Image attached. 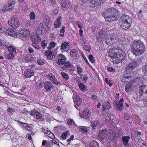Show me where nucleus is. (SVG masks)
I'll use <instances>...</instances> for the list:
<instances>
[{"label": "nucleus", "mask_w": 147, "mask_h": 147, "mask_svg": "<svg viewBox=\"0 0 147 147\" xmlns=\"http://www.w3.org/2000/svg\"><path fill=\"white\" fill-rule=\"evenodd\" d=\"M108 55L113 59V63L116 64L123 61L126 56L125 52L119 47L116 48H114L110 50Z\"/></svg>", "instance_id": "nucleus-1"}, {"label": "nucleus", "mask_w": 147, "mask_h": 147, "mask_svg": "<svg viewBox=\"0 0 147 147\" xmlns=\"http://www.w3.org/2000/svg\"><path fill=\"white\" fill-rule=\"evenodd\" d=\"M145 46L140 40H135L131 45V50L135 55H140L145 51Z\"/></svg>", "instance_id": "nucleus-2"}, {"label": "nucleus", "mask_w": 147, "mask_h": 147, "mask_svg": "<svg viewBox=\"0 0 147 147\" xmlns=\"http://www.w3.org/2000/svg\"><path fill=\"white\" fill-rule=\"evenodd\" d=\"M132 20L127 15H123L120 19V26L124 30H128L131 26Z\"/></svg>", "instance_id": "nucleus-3"}, {"label": "nucleus", "mask_w": 147, "mask_h": 147, "mask_svg": "<svg viewBox=\"0 0 147 147\" xmlns=\"http://www.w3.org/2000/svg\"><path fill=\"white\" fill-rule=\"evenodd\" d=\"M58 58L57 63L59 65H63V66L61 67V69L63 70H65L71 67V63L69 61L66 62L67 58L63 54H59Z\"/></svg>", "instance_id": "nucleus-4"}, {"label": "nucleus", "mask_w": 147, "mask_h": 147, "mask_svg": "<svg viewBox=\"0 0 147 147\" xmlns=\"http://www.w3.org/2000/svg\"><path fill=\"white\" fill-rule=\"evenodd\" d=\"M8 22L10 26L14 29L17 28L20 26V23L19 20L14 17H11Z\"/></svg>", "instance_id": "nucleus-5"}, {"label": "nucleus", "mask_w": 147, "mask_h": 147, "mask_svg": "<svg viewBox=\"0 0 147 147\" xmlns=\"http://www.w3.org/2000/svg\"><path fill=\"white\" fill-rule=\"evenodd\" d=\"M105 0H91V6L94 8H98L102 6L105 3Z\"/></svg>", "instance_id": "nucleus-6"}, {"label": "nucleus", "mask_w": 147, "mask_h": 147, "mask_svg": "<svg viewBox=\"0 0 147 147\" xmlns=\"http://www.w3.org/2000/svg\"><path fill=\"white\" fill-rule=\"evenodd\" d=\"M47 26L44 23H42L39 24L37 27L36 31L40 34H44L46 31Z\"/></svg>", "instance_id": "nucleus-7"}, {"label": "nucleus", "mask_w": 147, "mask_h": 147, "mask_svg": "<svg viewBox=\"0 0 147 147\" xmlns=\"http://www.w3.org/2000/svg\"><path fill=\"white\" fill-rule=\"evenodd\" d=\"M108 11H109V14H111V13H110V12L111 11V14H108L107 16L106 15H105L104 16V17L105 20L107 22H111L115 20H116V16H115L114 12H113H113H112V10L111 9V8L109 9H108Z\"/></svg>", "instance_id": "nucleus-8"}, {"label": "nucleus", "mask_w": 147, "mask_h": 147, "mask_svg": "<svg viewBox=\"0 0 147 147\" xmlns=\"http://www.w3.org/2000/svg\"><path fill=\"white\" fill-rule=\"evenodd\" d=\"M138 61H136L131 62L126 66L125 70L126 71H129L133 70L138 65Z\"/></svg>", "instance_id": "nucleus-9"}, {"label": "nucleus", "mask_w": 147, "mask_h": 147, "mask_svg": "<svg viewBox=\"0 0 147 147\" xmlns=\"http://www.w3.org/2000/svg\"><path fill=\"white\" fill-rule=\"evenodd\" d=\"M20 38L23 39L29 37L30 35V32L28 29H24L20 31L19 34Z\"/></svg>", "instance_id": "nucleus-10"}, {"label": "nucleus", "mask_w": 147, "mask_h": 147, "mask_svg": "<svg viewBox=\"0 0 147 147\" xmlns=\"http://www.w3.org/2000/svg\"><path fill=\"white\" fill-rule=\"evenodd\" d=\"M30 39L32 42L39 43L41 40V38L38 34L36 33L31 36Z\"/></svg>", "instance_id": "nucleus-11"}, {"label": "nucleus", "mask_w": 147, "mask_h": 147, "mask_svg": "<svg viewBox=\"0 0 147 147\" xmlns=\"http://www.w3.org/2000/svg\"><path fill=\"white\" fill-rule=\"evenodd\" d=\"M134 81H131L128 82L125 86V90L126 92L129 93L132 91V89L134 88Z\"/></svg>", "instance_id": "nucleus-12"}, {"label": "nucleus", "mask_w": 147, "mask_h": 147, "mask_svg": "<svg viewBox=\"0 0 147 147\" xmlns=\"http://www.w3.org/2000/svg\"><path fill=\"white\" fill-rule=\"evenodd\" d=\"M16 2L14 0L11 1L7 5H5L4 7L5 10L8 11L9 10H12L14 9V5L15 4Z\"/></svg>", "instance_id": "nucleus-13"}, {"label": "nucleus", "mask_w": 147, "mask_h": 147, "mask_svg": "<svg viewBox=\"0 0 147 147\" xmlns=\"http://www.w3.org/2000/svg\"><path fill=\"white\" fill-rule=\"evenodd\" d=\"M107 136L109 139L111 140H114L116 136V134L113 129H109L107 132Z\"/></svg>", "instance_id": "nucleus-14"}, {"label": "nucleus", "mask_w": 147, "mask_h": 147, "mask_svg": "<svg viewBox=\"0 0 147 147\" xmlns=\"http://www.w3.org/2000/svg\"><path fill=\"white\" fill-rule=\"evenodd\" d=\"M47 78H49L54 84L58 85L60 84V82L56 79L55 76L52 74H49L47 76Z\"/></svg>", "instance_id": "nucleus-15"}, {"label": "nucleus", "mask_w": 147, "mask_h": 147, "mask_svg": "<svg viewBox=\"0 0 147 147\" xmlns=\"http://www.w3.org/2000/svg\"><path fill=\"white\" fill-rule=\"evenodd\" d=\"M5 34L8 36H12L14 37H17L18 33L12 28H9L5 31Z\"/></svg>", "instance_id": "nucleus-16"}, {"label": "nucleus", "mask_w": 147, "mask_h": 147, "mask_svg": "<svg viewBox=\"0 0 147 147\" xmlns=\"http://www.w3.org/2000/svg\"><path fill=\"white\" fill-rule=\"evenodd\" d=\"M43 86L47 92L50 91L53 88V86L51 82L48 81L45 82Z\"/></svg>", "instance_id": "nucleus-17"}, {"label": "nucleus", "mask_w": 147, "mask_h": 147, "mask_svg": "<svg viewBox=\"0 0 147 147\" xmlns=\"http://www.w3.org/2000/svg\"><path fill=\"white\" fill-rule=\"evenodd\" d=\"M130 43V40L128 38L125 37L121 38L119 40V44H121L123 46L129 45Z\"/></svg>", "instance_id": "nucleus-18"}, {"label": "nucleus", "mask_w": 147, "mask_h": 147, "mask_svg": "<svg viewBox=\"0 0 147 147\" xmlns=\"http://www.w3.org/2000/svg\"><path fill=\"white\" fill-rule=\"evenodd\" d=\"M114 105H116L117 110L120 111L123 110V102H119L118 100H115L114 101Z\"/></svg>", "instance_id": "nucleus-19"}, {"label": "nucleus", "mask_w": 147, "mask_h": 147, "mask_svg": "<svg viewBox=\"0 0 147 147\" xmlns=\"http://www.w3.org/2000/svg\"><path fill=\"white\" fill-rule=\"evenodd\" d=\"M131 78V74L130 73L125 74L121 78V81L123 83L125 84Z\"/></svg>", "instance_id": "nucleus-20"}, {"label": "nucleus", "mask_w": 147, "mask_h": 147, "mask_svg": "<svg viewBox=\"0 0 147 147\" xmlns=\"http://www.w3.org/2000/svg\"><path fill=\"white\" fill-rule=\"evenodd\" d=\"M107 131L106 129L103 130H101L98 133V136L101 140H105V135H107Z\"/></svg>", "instance_id": "nucleus-21"}, {"label": "nucleus", "mask_w": 147, "mask_h": 147, "mask_svg": "<svg viewBox=\"0 0 147 147\" xmlns=\"http://www.w3.org/2000/svg\"><path fill=\"white\" fill-rule=\"evenodd\" d=\"M34 60V58L31 54H27L25 57V61L26 62L31 63Z\"/></svg>", "instance_id": "nucleus-22"}, {"label": "nucleus", "mask_w": 147, "mask_h": 147, "mask_svg": "<svg viewBox=\"0 0 147 147\" xmlns=\"http://www.w3.org/2000/svg\"><path fill=\"white\" fill-rule=\"evenodd\" d=\"M18 122L21 124V127L25 129L32 128L34 126L32 124H28L20 121H18Z\"/></svg>", "instance_id": "nucleus-23"}, {"label": "nucleus", "mask_w": 147, "mask_h": 147, "mask_svg": "<svg viewBox=\"0 0 147 147\" xmlns=\"http://www.w3.org/2000/svg\"><path fill=\"white\" fill-rule=\"evenodd\" d=\"M70 55L71 57L76 59L79 57V55L78 51L75 49H72L70 51Z\"/></svg>", "instance_id": "nucleus-24"}, {"label": "nucleus", "mask_w": 147, "mask_h": 147, "mask_svg": "<svg viewBox=\"0 0 147 147\" xmlns=\"http://www.w3.org/2000/svg\"><path fill=\"white\" fill-rule=\"evenodd\" d=\"M91 112L87 108H85L83 111L82 115L85 118H87L90 117L91 115Z\"/></svg>", "instance_id": "nucleus-25"}, {"label": "nucleus", "mask_w": 147, "mask_h": 147, "mask_svg": "<svg viewBox=\"0 0 147 147\" xmlns=\"http://www.w3.org/2000/svg\"><path fill=\"white\" fill-rule=\"evenodd\" d=\"M34 71L31 69L26 70L24 73V75L26 77L30 78L34 75Z\"/></svg>", "instance_id": "nucleus-26"}, {"label": "nucleus", "mask_w": 147, "mask_h": 147, "mask_svg": "<svg viewBox=\"0 0 147 147\" xmlns=\"http://www.w3.org/2000/svg\"><path fill=\"white\" fill-rule=\"evenodd\" d=\"M61 16H59L57 18L56 21L54 23V26L55 28H59L61 26Z\"/></svg>", "instance_id": "nucleus-27"}, {"label": "nucleus", "mask_w": 147, "mask_h": 147, "mask_svg": "<svg viewBox=\"0 0 147 147\" xmlns=\"http://www.w3.org/2000/svg\"><path fill=\"white\" fill-rule=\"evenodd\" d=\"M111 105L108 101L104 102L102 104V111H105L106 109L109 110L111 107Z\"/></svg>", "instance_id": "nucleus-28"}, {"label": "nucleus", "mask_w": 147, "mask_h": 147, "mask_svg": "<svg viewBox=\"0 0 147 147\" xmlns=\"http://www.w3.org/2000/svg\"><path fill=\"white\" fill-rule=\"evenodd\" d=\"M74 105L75 106H79L82 103V99L78 96H76V98L74 99Z\"/></svg>", "instance_id": "nucleus-29"}, {"label": "nucleus", "mask_w": 147, "mask_h": 147, "mask_svg": "<svg viewBox=\"0 0 147 147\" xmlns=\"http://www.w3.org/2000/svg\"><path fill=\"white\" fill-rule=\"evenodd\" d=\"M42 131L45 134L47 135V136L53 139L54 138V135L50 131L48 130L47 129H44Z\"/></svg>", "instance_id": "nucleus-30"}, {"label": "nucleus", "mask_w": 147, "mask_h": 147, "mask_svg": "<svg viewBox=\"0 0 147 147\" xmlns=\"http://www.w3.org/2000/svg\"><path fill=\"white\" fill-rule=\"evenodd\" d=\"M9 52L15 54L16 53V48L15 47L12 45L8 46L7 48Z\"/></svg>", "instance_id": "nucleus-31"}, {"label": "nucleus", "mask_w": 147, "mask_h": 147, "mask_svg": "<svg viewBox=\"0 0 147 147\" xmlns=\"http://www.w3.org/2000/svg\"><path fill=\"white\" fill-rule=\"evenodd\" d=\"M45 56L47 58L49 59H53V53L50 51H47L45 53Z\"/></svg>", "instance_id": "nucleus-32"}, {"label": "nucleus", "mask_w": 147, "mask_h": 147, "mask_svg": "<svg viewBox=\"0 0 147 147\" xmlns=\"http://www.w3.org/2000/svg\"><path fill=\"white\" fill-rule=\"evenodd\" d=\"M123 144L125 145H127L130 139V137L127 136H123L122 138Z\"/></svg>", "instance_id": "nucleus-33"}, {"label": "nucleus", "mask_w": 147, "mask_h": 147, "mask_svg": "<svg viewBox=\"0 0 147 147\" xmlns=\"http://www.w3.org/2000/svg\"><path fill=\"white\" fill-rule=\"evenodd\" d=\"M67 123L70 125H71L73 124V125L74 126V128H75V129H76L77 128H78L79 127L78 126H77L75 124L73 119H70V118H69V119H67Z\"/></svg>", "instance_id": "nucleus-34"}, {"label": "nucleus", "mask_w": 147, "mask_h": 147, "mask_svg": "<svg viewBox=\"0 0 147 147\" xmlns=\"http://www.w3.org/2000/svg\"><path fill=\"white\" fill-rule=\"evenodd\" d=\"M90 147H99L98 143L94 140L91 141L90 143Z\"/></svg>", "instance_id": "nucleus-35"}, {"label": "nucleus", "mask_w": 147, "mask_h": 147, "mask_svg": "<svg viewBox=\"0 0 147 147\" xmlns=\"http://www.w3.org/2000/svg\"><path fill=\"white\" fill-rule=\"evenodd\" d=\"M138 144L139 146L141 147H145L146 146L144 141L141 139L138 140Z\"/></svg>", "instance_id": "nucleus-36"}, {"label": "nucleus", "mask_w": 147, "mask_h": 147, "mask_svg": "<svg viewBox=\"0 0 147 147\" xmlns=\"http://www.w3.org/2000/svg\"><path fill=\"white\" fill-rule=\"evenodd\" d=\"M69 45V42H63L61 46V49L63 50L67 48Z\"/></svg>", "instance_id": "nucleus-37"}, {"label": "nucleus", "mask_w": 147, "mask_h": 147, "mask_svg": "<svg viewBox=\"0 0 147 147\" xmlns=\"http://www.w3.org/2000/svg\"><path fill=\"white\" fill-rule=\"evenodd\" d=\"M99 125V122L97 120L94 121L92 123L91 126L93 128L98 127Z\"/></svg>", "instance_id": "nucleus-38"}, {"label": "nucleus", "mask_w": 147, "mask_h": 147, "mask_svg": "<svg viewBox=\"0 0 147 147\" xmlns=\"http://www.w3.org/2000/svg\"><path fill=\"white\" fill-rule=\"evenodd\" d=\"M69 131H67L64 132L61 136V138L63 140H65L66 139V137L67 135H69Z\"/></svg>", "instance_id": "nucleus-39"}, {"label": "nucleus", "mask_w": 147, "mask_h": 147, "mask_svg": "<svg viewBox=\"0 0 147 147\" xmlns=\"http://www.w3.org/2000/svg\"><path fill=\"white\" fill-rule=\"evenodd\" d=\"M111 37L110 35H108L106 39V43L109 46L111 45V44L113 42L112 41L111 38L110 39H109V38Z\"/></svg>", "instance_id": "nucleus-40"}, {"label": "nucleus", "mask_w": 147, "mask_h": 147, "mask_svg": "<svg viewBox=\"0 0 147 147\" xmlns=\"http://www.w3.org/2000/svg\"><path fill=\"white\" fill-rule=\"evenodd\" d=\"M80 89L83 91H84L85 89L86 86L83 83H80L78 84Z\"/></svg>", "instance_id": "nucleus-41"}, {"label": "nucleus", "mask_w": 147, "mask_h": 147, "mask_svg": "<svg viewBox=\"0 0 147 147\" xmlns=\"http://www.w3.org/2000/svg\"><path fill=\"white\" fill-rule=\"evenodd\" d=\"M43 49L46 48L47 46V43L45 40H42L40 43Z\"/></svg>", "instance_id": "nucleus-42"}, {"label": "nucleus", "mask_w": 147, "mask_h": 147, "mask_svg": "<svg viewBox=\"0 0 147 147\" xmlns=\"http://www.w3.org/2000/svg\"><path fill=\"white\" fill-rule=\"evenodd\" d=\"M65 27L63 26L62 27L60 31V34H59L60 36L63 37L64 35Z\"/></svg>", "instance_id": "nucleus-43"}, {"label": "nucleus", "mask_w": 147, "mask_h": 147, "mask_svg": "<svg viewBox=\"0 0 147 147\" xmlns=\"http://www.w3.org/2000/svg\"><path fill=\"white\" fill-rule=\"evenodd\" d=\"M29 16L30 20H33L35 18L36 15L34 12L32 11L30 13Z\"/></svg>", "instance_id": "nucleus-44"}, {"label": "nucleus", "mask_w": 147, "mask_h": 147, "mask_svg": "<svg viewBox=\"0 0 147 147\" xmlns=\"http://www.w3.org/2000/svg\"><path fill=\"white\" fill-rule=\"evenodd\" d=\"M142 71L143 74L147 76V63H146L144 67L143 68Z\"/></svg>", "instance_id": "nucleus-45"}, {"label": "nucleus", "mask_w": 147, "mask_h": 147, "mask_svg": "<svg viewBox=\"0 0 147 147\" xmlns=\"http://www.w3.org/2000/svg\"><path fill=\"white\" fill-rule=\"evenodd\" d=\"M2 41L0 39V47H5V48H7V45H6V43Z\"/></svg>", "instance_id": "nucleus-46"}, {"label": "nucleus", "mask_w": 147, "mask_h": 147, "mask_svg": "<svg viewBox=\"0 0 147 147\" xmlns=\"http://www.w3.org/2000/svg\"><path fill=\"white\" fill-rule=\"evenodd\" d=\"M88 59L92 63H94L95 62V59L93 56L91 54H90L89 55Z\"/></svg>", "instance_id": "nucleus-47"}, {"label": "nucleus", "mask_w": 147, "mask_h": 147, "mask_svg": "<svg viewBox=\"0 0 147 147\" xmlns=\"http://www.w3.org/2000/svg\"><path fill=\"white\" fill-rule=\"evenodd\" d=\"M38 43H36L32 42V45L35 49L38 50L40 49L39 45H38Z\"/></svg>", "instance_id": "nucleus-48"}, {"label": "nucleus", "mask_w": 147, "mask_h": 147, "mask_svg": "<svg viewBox=\"0 0 147 147\" xmlns=\"http://www.w3.org/2000/svg\"><path fill=\"white\" fill-rule=\"evenodd\" d=\"M62 77L65 80H67L68 79L69 77L67 74L64 72H61V73Z\"/></svg>", "instance_id": "nucleus-49"}, {"label": "nucleus", "mask_w": 147, "mask_h": 147, "mask_svg": "<svg viewBox=\"0 0 147 147\" xmlns=\"http://www.w3.org/2000/svg\"><path fill=\"white\" fill-rule=\"evenodd\" d=\"M50 18L48 16H47L45 17V22L44 23L46 24V25L48 26L49 24V22L50 21Z\"/></svg>", "instance_id": "nucleus-50"}, {"label": "nucleus", "mask_w": 147, "mask_h": 147, "mask_svg": "<svg viewBox=\"0 0 147 147\" xmlns=\"http://www.w3.org/2000/svg\"><path fill=\"white\" fill-rule=\"evenodd\" d=\"M14 56V54L12 53H8L7 55V58L9 59H13Z\"/></svg>", "instance_id": "nucleus-51"}, {"label": "nucleus", "mask_w": 147, "mask_h": 147, "mask_svg": "<svg viewBox=\"0 0 147 147\" xmlns=\"http://www.w3.org/2000/svg\"><path fill=\"white\" fill-rule=\"evenodd\" d=\"M77 72L78 74L80 76H81L82 70V68L80 67H78L77 69Z\"/></svg>", "instance_id": "nucleus-52"}, {"label": "nucleus", "mask_w": 147, "mask_h": 147, "mask_svg": "<svg viewBox=\"0 0 147 147\" xmlns=\"http://www.w3.org/2000/svg\"><path fill=\"white\" fill-rule=\"evenodd\" d=\"M107 70L110 72H114L115 71V69L111 67H107Z\"/></svg>", "instance_id": "nucleus-53"}, {"label": "nucleus", "mask_w": 147, "mask_h": 147, "mask_svg": "<svg viewBox=\"0 0 147 147\" xmlns=\"http://www.w3.org/2000/svg\"><path fill=\"white\" fill-rule=\"evenodd\" d=\"M38 112L34 111H32L30 112V115L33 117H35Z\"/></svg>", "instance_id": "nucleus-54"}, {"label": "nucleus", "mask_w": 147, "mask_h": 147, "mask_svg": "<svg viewBox=\"0 0 147 147\" xmlns=\"http://www.w3.org/2000/svg\"><path fill=\"white\" fill-rule=\"evenodd\" d=\"M61 7L63 8H65L67 5V2L65 0H63L61 2Z\"/></svg>", "instance_id": "nucleus-55"}, {"label": "nucleus", "mask_w": 147, "mask_h": 147, "mask_svg": "<svg viewBox=\"0 0 147 147\" xmlns=\"http://www.w3.org/2000/svg\"><path fill=\"white\" fill-rule=\"evenodd\" d=\"M105 81L107 84H109L110 86H111L113 85L112 83H110L111 81L109 80L107 78H106L105 79Z\"/></svg>", "instance_id": "nucleus-56"}, {"label": "nucleus", "mask_w": 147, "mask_h": 147, "mask_svg": "<svg viewBox=\"0 0 147 147\" xmlns=\"http://www.w3.org/2000/svg\"><path fill=\"white\" fill-rule=\"evenodd\" d=\"M84 48L86 51H90V47L89 46L85 45L84 46Z\"/></svg>", "instance_id": "nucleus-57"}, {"label": "nucleus", "mask_w": 147, "mask_h": 147, "mask_svg": "<svg viewBox=\"0 0 147 147\" xmlns=\"http://www.w3.org/2000/svg\"><path fill=\"white\" fill-rule=\"evenodd\" d=\"M37 63L40 65H42L45 64L44 62L40 59H38L37 60Z\"/></svg>", "instance_id": "nucleus-58"}, {"label": "nucleus", "mask_w": 147, "mask_h": 147, "mask_svg": "<svg viewBox=\"0 0 147 147\" xmlns=\"http://www.w3.org/2000/svg\"><path fill=\"white\" fill-rule=\"evenodd\" d=\"M42 116V115L39 112H38L36 116V118L37 119H40L41 118Z\"/></svg>", "instance_id": "nucleus-59"}, {"label": "nucleus", "mask_w": 147, "mask_h": 147, "mask_svg": "<svg viewBox=\"0 0 147 147\" xmlns=\"http://www.w3.org/2000/svg\"><path fill=\"white\" fill-rule=\"evenodd\" d=\"M26 25L28 27L32 25V22L30 20H27L26 22Z\"/></svg>", "instance_id": "nucleus-60"}, {"label": "nucleus", "mask_w": 147, "mask_h": 147, "mask_svg": "<svg viewBox=\"0 0 147 147\" xmlns=\"http://www.w3.org/2000/svg\"><path fill=\"white\" fill-rule=\"evenodd\" d=\"M130 116L128 114L125 113L124 118L126 120H128L130 119Z\"/></svg>", "instance_id": "nucleus-61"}, {"label": "nucleus", "mask_w": 147, "mask_h": 147, "mask_svg": "<svg viewBox=\"0 0 147 147\" xmlns=\"http://www.w3.org/2000/svg\"><path fill=\"white\" fill-rule=\"evenodd\" d=\"M51 141L49 142L46 144V145L45 146V147H51L53 146Z\"/></svg>", "instance_id": "nucleus-62"}, {"label": "nucleus", "mask_w": 147, "mask_h": 147, "mask_svg": "<svg viewBox=\"0 0 147 147\" xmlns=\"http://www.w3.org/2000/svg\"><path fill=\"white\" fill-rule=\"evenodd\" d=\"M81 132L84 134H86L88 132V129H80Z\"/></svg>", "instance_id": "nucleus-63"}, {"label": "nucleus", "mask_w": 147, "mask_h": 147, "mask_svg": "<svg viewBox=\"0 0 147 147\" xmlns=\"http://www.w3.org/2000/svg\"><path fill=\"white\" fill-rule=\"evenodd\" d=\"M52 120V118L50 116H47L46 117V120L48 122H50Z\"/></svg>", "instance_id": "nucleus-64"}]
</instances>
